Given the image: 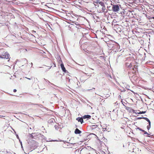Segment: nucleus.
<instances>
[{
    "label": "nucleus",
    "instance_id": "4",
    "mask_svg": "<svg viewBox=\"0 0 154 154\" xmlns=\"http://www.w3.org/2000/svg\"><path fill=\"white\" fill-rule=\"evenodd\" d=\"M10 55L8 53L5 52L3 54L0 55V58L2 59H8L9 58Z\"/></svg>",
    "mask_w": 154,
    "mask_h": 154
},
{
    "label": "nucleus",
    "instance_id": "19",
    "mask_svg": "<svg viewBox=\"0 0 154 154\" xmlns=\"http://www.w3.org/2000/svg\"><path fill=\"white\" fill-rule=\"evenodd\" d=\"M152 18L153 19H154V17H152Z\"/></svg>",
    "mask_w": 154,
    "mask_h": 154
},
{
    "label": "nucleus",
    "instance_id": "18",
    "mask_svg": "<svg viewBox=\"0 0 154 154\" xmlns=\"http://www.w3.org/2000/svg\"><path fill=\"white\" fill-rule=\"evenodd\" d=\"M35 135V133L32 134V136L34 137V136H33V135Z\"/></svg>",
    "mask_w": 154,
    "mask_h": 154
},
{
    "label": "nucleus",
    "instance_id": "12",
    "mask_svg": "<svg viewBox=\"0 0 154 154\" xmlns=\"http://www.w3.org/2000/svg\"><path fill=\"white\" fill-rule=\"evenodd\" d=\"M123 104L124 106L125 107V109H126V110H128L129 109H130V107H127L126 106H125V105L123 104Z\"/></svg>",
    "mask_w": 154,
    "mask_h": 154
},
{
    "label": "nucleus",
    "instance_id": "2",
    "mask_svg": "<svg viewBox=\"0 0 154 154\" xmlns=\"http://www.w3.org/2000/svg\"><path fill=\"white\" fill-rule=\"evenodd\" d=\"M45 63L46 66L49 67V69L51 68L53 64H54V66H56L55 64H54L51 60L49 59L47 60Z\"/></svg>",
    "mask_w": 154,
    "mask_h": 154
},
{
    "label": "nucleus",
    "instance_id": "5",
    "mask_svg": "<svg viewBox=\"0 0 154 154\" xmlns=\"http://www.w3.org/2000/svg\"><path fill=\"white\" fill-rule=\"evenodd\" d=\"M112 10L114 12H117L119 10V8L118 5H112Z\"/></svg>",
    "mask_w": 154,
    "mask_h": 154
},
{
    "label": "nucleus",
    "instance_id": "3",
    "mask_svg": "<svg viewBox=\"0 0 154 154\" xmlns=\"http://www.w3.org/2000/svg\"><path fill=\"white\" fill-rule=\"evenodd\" d=\"M92 128L93 129L94 128H95L94 130L96 134H97L98 135H100V134H102L101 131L100 130V129L99 128L97 127V125H93Z\"/></svg>",
    "mask_w": 154,
    "mask_h": 154
},
{
    "label": "nucleus",
    "instance_id": "1",
    "mask_svg": "<svg viewBox=\"0 0 154 154\" xmlns=\"http://www.w3.org/2000/svg\"><path fill=\"white\" fill-rule=\"evenodd\" d=\"M94 3L96 8L100 12H103L106 10L104 3L101 0H95Z\"/></svg>",
    "mask_w": 154,
    "mask_h": 154
},
{
    "label": "nucleus",
    "instance_id": "14",
    "mask_svg": "<svg viewBox=\"0 0 154 154\" xmlns=\"http://www.w3.org/2000/svg\"><path fill=\"white\" fill-rule=\"evenodd\" d=\"M142 132L144 133V134H149L148 133H147L146 131H145L144 130L142 131Z\"/></svg>",
    "mask_w": 154,
    "mask_h": 154
},
{
    "label": "nucleus",
    "instance_id": "13",
    "mask_svg": "<svg viewBox=\"0 0 154 154\" xmlns=\"http://www.w3.org/2000/svg\"><path fill=\"white\" fill-rule=\"evenodd\" d=\"M146 111H142V112H138V113L139 114H141L145 113H146Z\"/></svg>",
    "mask_w": 154,
    "mask_h": 154
},
{
    "label": "nucleus",
    "instance_id": "15",
    "mask_svg": "<svg viewBox=\"0 0 154 154\" xmlns=\"http://www.w3.org/2000/svg\"><path fill=\"white\" fill-rule=\"evenodd\" d=\"M137 129H139V130H140V131H143V130H142L141 128H137Z\"/></svg>",
    "mask_w": 154,
    "mask_h": 154
},
{
    "label": "nucleus",
    "instance_id": "17",
    "mask_svg": "<svg viewBox=\"0 0 154 154\" xmlns=\"http://www.w3.org/2000/svg\"><path fill=\"white\" fill-rule=\"evenodd\" d=\"M25 78L27 79H28L29 80H30L31 79L30 78H27L26 77H25Z\"/></svg>",
    "mask_w": 154,
    "mask_h": 154
},
{
    "label": "nucleus",
    "instance_id": "7",
    "mask_svg": "<svg viewBox=\"0 0 154 154\" xmlns=\"http://www.w3.org/2000/svg\"><path fill=\"white\" fill-rule=\"evenodd\" d=\"M32 3L35 4H38L41 2V0H31Z\"/></svg>",
    "mask_w": 154,
    "mask_h": 154
},
{
    "label": "nucleus",
    "instance_id": "11",
    "mask_svg": "<svg viewBox=\"0 0 154 154\" xmlns=\"http://www.w3.org/2000/svg\"><path fill=\"white\" fill-rule=\"evenodd\" d=\"M91 117V116L89 115H85L83 117V118L84 119H90Z\"/></svg>",
    "mask_w": 154,
    "mask_h": 154
},
{
    "label": "nucleus",
    "instance_id": "6",
    "mask_svg": "<svg viewBox=\"0 0 154 154\" xmlns=\"http://www.w3.org/2000/svg\"><path fill=\"white\" fill-rule=\"evenodd\" d=\"M141 119H143L147 121L149 123V125L147 126V129L148 130H149L151 127V122L149 119L146 117H142Z\"/></svg>",
    "mask_w": 154,
    "mask_h": 154
},
{
    "label": "nucleus",
    "instance_id": "9",
    "mask_svg": "<svg viewBox=\"0 0 154 154\" xmlns=\"http://www.w3.org/2000/svg\"><path fill=\"white\" fill-rule=\"evenodd\" d=\"M76 120L79 122H80L81 124H82L83 122V120L82 118L78 117L76 119Z\"/></svg>",
    "mask_w": 154,
    "mask_h": 154
},
{
    "label": "nucleus",
    "instance_id": "20",
    "mask_svg": "<svg viewBox=\"0 0 154 154\" xmlns=\"http://www.w3.org/2000/svg\"><path fill=\"white\" fill-rule=\"evenodd\" d=\"M91 69H92V70H94L93 69H92V68H91Z\"/></svg>",
    "mask_w": 154,
    "mask_h": 154
},
{
    "label": "nucleus",
    "instance_id": "8",
    "mask_svg": "<svg viewBox=\"0 0 154 154\" xmlns=\"http://www.w3.org/2000/svg\"><path fill=\"white\" fill-rule=\"evenodd\" d=\"M60 67L63 71L64 72H66V70L64 66V64L63 63L60 64Z\"/></svg>",
    "mask_w": 154,
    "mask_h": 154
},
{
    "label": "nucleus",
    "instance_id": "16",
    "mask_svg": "<svg viewBox=\"0 0 154 154\" xmlns=\"http://www.w3.org/2000/svg\"><path fill=\"white\" fill-rule=\"evenodd\" d=\"M13 91L14 92H16L17 91V90L16 89H14L13 90Z\"/></svg>",
    "mask_w": 154,
    "mask_h": 154
},
{
    "label": "nucleus",
    "instance_id": "10",
    "mask_svg": "<svg viewBox=\"0 0 154 154\" xmlns=\"http://www.w3.org/2000/svg\"><path fill=\"white\" fill-rule=\"evenodd\" d=\"M81 133V131L77 128H76L75 131V133L76 134H80Z\"/></svg>",
    "mask_w": 154,
    "mask_h": 154
}]
</instances>
